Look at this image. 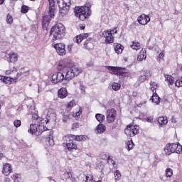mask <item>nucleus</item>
<instances>
[{"mask_svg":"<svg viewBox=\"0 0 182 182\" xmlns=\"http://www.w3.org/2000/svg\"><path fill=\"white\" fill-rule=\"evenodd\" d=\"M28 133L31 134H43L44 139L46 143H48L49 146H54L55 141L53 140V131L46 129L45 131L39 130V125L38 124H31Z\"/></svg>","mask_w":182,"mask_h":182,"instance_id":"1","label":"nucleus"},{"mask_svg":"<svg viewBox=\"0 0 182 182\" xmlns=\"http://www.w3.org/2000/svg\"><path fill=\"white\" fill-rule=\"evenodd\" d=\"M56 14V5L55 0H48V15L44 16L42 18V28L43 29L48 30L49 23H50V18H55Z\"/></svg>","mask_w":182,"mask_h":182,"instance_id":"2","label":"nucleus"},{"mask_svg":"<svg viewBox=\"0 0 182 182\" xmlns=\"http://www.w3.org/2000/svg\"><path fill=\"white\" fill-rule=\"evenodd\" d=\"M60 72H63L65 80H72L75 76H78L80 73H82V70L77 67L73 66L68 68L67 66H61L59 68Z\"/></svg>","mask_w":182,"mask_h":182,"instance_id":"3","label":"nucleus"},{"mask_svg":"<svg viewBox=\"0 0 182 182\" xmlns=\"http://www.w3.org/2000/svg\"><path fill=\"white\" fill-rule=\"evenodd\" d=\"M90 8L87 6H76L75 15L80 21H86L90 16Z\"/></svg>","mask_w":182,"mask_h":182,"instance_id":"4","label":"nucleus"},{"mask_svg":"<svg viewBox=\"0 0 182 182\" xmlns=\"http://www.w3.org/2000/svg\"><path fill=\"white\" fill-rule=\"evenodd\" d=\"M65 26L62 23H57L53 26L50 29V35L53 36L52 42H55V41H58V39H60L62 38V35L65 33Z\"/></svg>","mask_w":182,"mask_h":182,"instance_id":"5","label":"nucleus"},{"mask_svg":"<svg viewBox=\"0 0 182 182\" xmlns=\"http://www.w3.org/2000/svg\"><path fill=\"white\" fill-rule=\"evenodd\" d=\"M164 152L167 156H170V154L173 153H176L177 154H181L182 146L179 143L167 144L164 148Z\"/></svg>","mask_w":182,"mask_h":182,"instance_id":"6","label":"nucleus"},{"mask_svg":"<svg viewBox=\"0 0 182 182\" xmlns=\"http://www.w3.org/2000/svg\"><path fill=\"white\" fill-rule=\"evenodd\" d=\"M31 120L34 124H38L39 125V130L41 132H45V130H48V128L45 124H48V122H46V119H44L43 118L39 117V115L36 113L32 114V118Z\"/></svg>","mask_w":182,"mask_h":182,"instance_id":"7","label":"nucleus"},{"mask_svg":"<svg viewBox=\"0 0 182 182\" xmlns=\"http://www.w3.org/2000/svg\"><path fill=\"white\" fill-rule=\"evenodd\" d=\"M107 69L109 70L110 73L116 75V76H124V77L130 76V73L124 68L107 66Z\"/></svg>","mask_w":182,"mask_h":182,"instance_id":"8","label":"nucleus"},{"mask_svg":"<svg viewBox=\"0 0 182 182\" xmlns=\"http://www.w3.org/2000/svg\"><path fill=\"white\" fill-rule=\"evenodd\" d=\"M117 33V28H113L102 32V37L105 38V43L110 44L114 42V35Z\"/></svg>","mask_w":182,"mask_h":182,"instance_id":"9","label":"nucleus"},{"mask_svg":"<svg viewBox=\"0 0 182 182\" xmlns=\"http://www.w3.org/2000/svg\"><path fill=\"white\" fill-rule=\"evenodd\" d=\"M140 130V127L137 125H133V124H130L127 126L124 129V133L127 136L129 137H134L136 134H139V132Z\"/></svg>","mask_w":182,"mask_h":182,"instance_id":"10","label":"nucleus"},{"mask_svg":"<svg viewBox=\"0 0 182 182\" xmlns=\"http://www.w3.org/2000/svg\"><path fill=\"white\" fill-rule=\"evenodd\" d=\"M116 117H117V112L114 108H110L107 110L106 119L107 123H114Z\"/></svg>","mask_w":182,"mask_h":182,"instance_id":"11","label":"nucleus"},{"mask_svg":"<svg viewBox=\"0 0 182 182\" xmlns=\"http://www.w3.org/2000/svg\"><path fill=\"white\" fill-rule=\"evenodd\" d=\"M53 48L55 49L57 53H58L60 56H65V55H66V48L63 43H53Z\"/></svg>","mask_w":182,"mask_h":182,"instance_id":"12","label":"nucleus"},{"mask_svg":"<svg viewBox=\"0 0 182 182\" xmlns=\"http://www.w3.org/2000/svg\"><path fill=\"white\" fill-rule=\"evenodd\" d=\"M64 80H65V75L62 71H60L59 73H57L53 75L51 77V80L53 83H59L60 82H63Z\"/></svg>","mask_w":182,"mask_h":182,"instance_id":"13","label":"nucleus"},{"mask_svg":"<svg viewBox=\"0 0 182 182\" xmlns=\"http://www.w3.org/2000/svg\"><path fill=\"white\" fill-rule=\"evenodd\" d=\"M68 141H67L66 146L69 151H75L77 150V144L75 142V140L70 139V135L68 136Z\"/></svg>","mask_w":182,"mask_h":182,"instance_id":"14","label":"nucleus"},{"mask_svg":"<svg viewBox=\"0 0 182 182\" xmlns=\"http://www.w3.org/2000/svg\"><path fill=\"white\" fill-rule=\"evenodd\" d=\"M149 21L150 17L144 14H141L137 18V22L139 25H147Z\"/></svg>","mask_w":182,"mask_h":182,"instance_id":"15","label":"nucleus"},{"mask_svg":"<svg viewBox=\"0 0 182 182\" xmlns=\"http://www.w3.org/2000/svg\"><path fill=\"white\" fill-rule=\"evenodd\" d=\"M0 80L6 85H11V83H16V78L0 75Z\"/></svg>","mask_w":182,"mask_h":182,"instance_id":"16","label":"nucleus"},{"mask_svg":"<svg viewBox=\"0 0 182 182\" xmlns=\"http://www.w3.org/2000/svg\"><path fill=\"white\" fill-rule=\"evenodd\" d=\"M70 139L75 141H86L87 140V136L86 135H73L70 134Z\"/></svg>","mask_w":182,"mask_h":182,"instance_id":"17","label":"nucleus"},{"mask_svg":"<svg viewBox=\"0 0 182 182\" xmlns=\"http://www.w3.org/2000/svg\"><path fill=\"white\" fill-rule=\"evenodd\" d=\"M87 38H89V33H81L75 38V42L79 44L81 43L82 41H85V39H87Z\"/></svg>","mask_w":182,"mask_h":182,"instance_id":"18","label":"nucleus"},{"mask_svg":"<svg viewBox=\"0 0 182 182\" xmlns=\"http://www.w3.org/2000/svg\"><path fill=\"white\" fill-rule=\"evenodd\" d=\"M12 173V166L9 164H6L3 166L2 173L4 176H9Z\"/></svg>","mask_w":182,"mask_h":182,"instance_id":"19","label":"nucleus"},{"mask_svg":"<svg viewBox=\"0 0 182 182\" xmlns=\"http://www.w3.org/2000/svg\"><path fill=\"white\" fill-rule=\"evenodd\" d=\"M146 58H147V53L146 49L142 48L137 56V60L138 62H142L143 60H145Z\"/></svg>","mask_w":182,"mask_h":182,"instance_id":"20","label":"nucleus"},{"mask_svg":"<svg viewBox=\"0 0 182 182\" xmlns=\"http://www.w3.org/2000/svg\"><path fill=\"white\" fill-rule=\"evenodd\" d=\"M58 4L60 8V14L61 15V16H65V15H68L69 12V6H66L65 4V6H63L62 7L60 6V4L59 3V1H58Z\"/></svg>","mask_w":182,"mask_h":182,"instance_id":"21","label":"nucleus"},{"mask_svg":"<svg viewBox=\"0 0 182 182\" xmlns=\"http://www.w3.org/2000/svg\"><path fill=\"white\" fill-rule=\"evenodd\" d=\"M58 97L60 99H65L68 97V90L66 87H61L60 90H58Z\"/></svg>","mask_w":182,"mask_h":182,"instance_id":"22","label":"nucleus"},{"mask_svg":"<svg viewBox=\"0 0 182 182\" xmlns=\"http://www.w3.org/2000/svg\"><path fill=\"white\" fill-rule=\"evenodd\" d=\"M151 100L152 103H155V105H160V100H161V99L160 98L159 95H157V92L155 91V92H153V95L151 97Z\"/></svg>","mask_w":182,"mask_h":182,"instance_id":"23","label":"nucleus"},{"mask_svg":"<svg viewBox=\"0 0 182 182\" xmlns=\"http://www.w3.org/2000/svg\"><path fill=\"white\" fill-rule=\"evenodd\" d=\"M9 62L11 63H14V62L18 61V53L11 52L9 53Z\"/></svg>","mask_w":182,"mask_h":182,"instance_id":"24","label":"nucleus"},{"mask_svg":"<svg viewBox=\"0 0 182 182\" xmlns=\"http://www.w3.org/2000/svg\"><path fill=\"white\" fill-rule=\"evenodd\" d=\"M164 77H165V82H167L168 85H170V86L174 85V77L168 74H164Z\"/></svg>","mask_w":182,"mask_h":182,"instance_id":"25","label":"nucleus"},{"mask_svg":"<svg viewBox=\"0 0 182 182\" xmlns=\"http://www.w3.org/2000/svg\"><path fill=\"white\" fill-rule=\"evenodd\" d=\"M159 126H166L167 123H168V120L167 119L166 116L159 117L157 119Z\"/></svg>","mask_w":182,"mask_h":182,"instance_id":"26","label":"nucleus"},{"mask_svg":"<svg viewBox=\"0 0 182 182\" xmlns=\"http://www.w3.org/2000/svg\"><path fill=\"white\" fill-rule=\"evenodd\" d=\"M114 51L117 53V55H120L123 53V49H124V47L120 44V43H117L114 45Z\"/></svg>","mask_w":182,"mask_h":182,"instance_id":"27","label":"nucleus"},{"mask_svg":"<svg viewBox=\"0 0 182 182\" xmlns=\"http://www.w3.org/2000/svg\"><path fill=\"white\" fill-rule=\"evenodd\" d=\"M150 73L146 72L143 75H140L138 78V82L139 83H143L144 82H146V80H149V75Z\"/></svg>","mask_w":182,"mask_h":182,"instance_id":"28","label":"nucleus"},{"mask_svg":"<svg viewBox=\"0 0 182 182\" xmlns=\"http://www.w3.org/2000/svg\"><path fill=\"white\" fill-rule=\"evenodd\" d=\"M96 130L100 134H102V133L106 132V126L100 123L97 126Z\"/></svg>","mask_w":182,"mask_h":182,"instance_id":"29","label":"nucleus"},{"mask_svg":"<svg viewBox=\"0 0 182 182\" xmlns=\"http://www.w3.org/2000/svg\"><path fill=\"white\" fill-rule=\"evenodd\" d=\"M92 38H88L85 44H84V46L85 48V49H87L88 50H90V49H92V48H93V43H92Z\"/></svg>","mask_w":182,"mask_h":182,"instance_id":"30","label":"nucleus"},{"mask_svg":"<svg viewBox=\"0 0 182 182\" xmlns=\"http://www.w3.org/2000/svg\"><path fill=\"white\" fill-rule=\"evenodd\" d=\"M11 178L14 180V182H21L22 178L21 177V174L14 173Z\"/></svg>","mask_w":182,"mask_h":182,"instance_id":"31","label":"nucleus"},{"mask_svg":"<svg viewBox=\"0 0 182 182\" xmlns=\"http://www.w3.org/2000/svg\"><path fill=\"white\" fill-rule=\"evenodd\" d=\"M130 48L134 50H139L141 48L140 43L137 41H132V44L130 46Z\"/></svg>","mask_w":182,"mask_h":182,"instance_id":"32","label":"nucleus"},{"mask_svg":"<svg viewBox=\"0 0 182 182\" xmlns=\"http://www.w3.org/2000/svg\"><path fill=\"white\" fill-rule=\"evenodd\" d=\"M150 86H151V90L153 92V93H156V90H157V87H159V85H157V83H156L154 81H151Z\"/></svg>","mask_w":182,"mask_h":182,"instance_id":"33","label":"nucleus"},{"mask_svg":"<svg viewBox=\"0 0 182 182\" xmlns=\"http://www.w3.org/2000/svg\"><path fill=\"white\" fill-rule=\"evenodd\" d=\"M75 106H76V102L75 101V100H72L70 102H69L65 105L66 109H70L73 107H75Z\"/></svg>","mask_w":182,"mask_h":182,"instance_id":"34","label":"nucleus"},{"mask_svg":"<svg viewBox=\"0 0 182 182\" xmlns=\"http://www.w3.org/2000/svg\"><path fill=\"white\" fill-rule=\"evenodd\" d=\"M95 117L97 122L101 124L103 123V122L105 121V115L102 114H96Z\"/></svg>","mask_w":182,"mask_h":182,"instance_id":"35","label":"nucleus"},{"mask_svg":"<svg viewBox=\"0 0 182 182\" xmlns=\"http://www.w3.org/2000/svg\"><path fill=\"white\" fill-rule=\"evenodd\" d=\"M165 53H166V52L164 50H162L159 54V56L156 57V60H158V62H161L162 60H164Z\"/></svg>","mask_w":182,"mask_h":182,"instance_id":"36","label":"nucleus"},{"mask_svg":"<svg viewBox=\"0 0 182 182\" xmlns=\"http://www.w3.org/2000/svg\"><path fill=\"white\" fill-rule=\"evenodd\" d=\"M126 144H127V150H128V151H130V150L133 149V146H134V144L133 143V139L128 141Z\"/></svg>","mask_w":182,"mask_h":182,"instance_id":"37","label":"nucleus"},{"mask_svg":"<svg viewBox=\"0 0 182 182\" xmlns=\"http://www.w3.org/2000/svg\"><path fill=\"white\" fill-rule=\"evenodd\" d=\"M120 87H122V85H120V83H117V82L112 83V90H114V92H117V90H120Z\"/></svg>","mask_w":182,"mask_h":182,"instance_id":"38","label":"nucleus"},{"mask_svg":"<svg viewBox=\"0 0 182 182\" xmlns=\"http://www.w3.org/2000/svg\"><path fill=\"white\" fill-rule=\"evenodd\" d=\"M82 112H83V109H82V107H80L77 112H73V117H74L75 119L79 117V116L82 114Z\"/></svg>","mask_w":182,"mask_h":182,"instance_id":"39","label":"nucleus"},{"mask_svg":"<svg viewBox=\"0 0 182 182\" xmlns=\"http://www.w3.org/2000/svg\"><path fill=\"white\" fill-rule=\"evenodd\" d=\"M114 180H120V178H122V173L119 170H116L114 172Z\"/></svg>","mask_w":182,"mask_h":182,"instance_id":"40","label":"nucleus"},{"mask_svg":"<svg viewBox=\"0 0 182 182\" xmlns=\"http://www.w3.org/2000/svg\"><path fill=\"white\" fill-rule=\"evenodd\" d=\"M21 14H28V12H29V6L26 5L21 6Z\"/></svg>","mask_w":182,"mask_h":182,"instance_id":"41","label":"nucleus"},{"mask_svg":"<svg viewBox=\"0 0 182 182\" xmlns=\"http://www.w3.org/2000/svg\"><path fill=\"white\" fill-rule=\"evenodd\" d=\"M79 127H80V124H79V122H75L72 124L71 129L73 132H76Z\"/></svg>","mask_w":182,"mask_h":182,"instance_id":"42","label":"nucleus"},{"mask_svg":"<svg viewBox=\"0 0 182 182\" xmlns=\"http://www.w3.org/2000/svg\"><path fill=\"white\" fill-rule=\"evenodd\" d=\"M166 177H171L173 176V169L168 168L166 169Z\"/></svg>","mask_w":182,"mask_h":182,"instance_id":"43","label":"nucleus"},{"mask_svg":"<svg viewBox=\"0 0 182 182\" xmlns=\"http://www.w3.org/2000/svg\"><path fill=\"white\" fill-rule=\"evenodd\" d=\"M6 22H7V23H9L10 25H11V23H13V22H14V18H12V16H11V14H7Z\"/></svg>","mask_w":182,"mask_h":182,"instance_id":"44","label":"nucleus"},{"mask_svg":"<svg viewBox=\"0 0 182 182\" xmlns=\"http://www.w3.org/2000/svg\"><path fill=\"white\" fill-rule=\"evenodd\" d=\"M102 160H113V159L112 158V156H110V155H109V154H102Z\"/></svg>","mask_w":182,"mask_h":182,"instance_id":"45","label":"nucleus"},{"mask_svg":"<svg viewBox=\"0 0 182 182\" xmlns=\"http://www.w3.org/2000/svg\"><path fill=\"white\" fill-rule=\"evenodd\" d=\"M21 124H22V122H21V120H19V119L14 120V127H16V128L21 127Z\"/></svg>","mask_w":182,"mask_h":182,"instance_id":"46","label":"nucleus"},{"mask_svg":"<svg viewBox=\"0 0 182 182\" xmlns=\"http://www.w3.org/2000/svg\"><path fill=\"white\" fill-rule=\"evenodd\" d=\"M64 180H68V178H70L72 177V172H65L63 174Z\"/></svg>","mask_w":182,"mask_h":182,"instance_id":"47","label":"nucleus"},{"mask_svg":"<svg viewBox=\"0 0 182 182\" xmlns=\"http://www.w3.org/2000/svg\"><path fill=\"white\" fill-rule=\"evenodd\" d=\"M175 86H176V87H182V80H177L175 82Z\"/></svg>","mask_w":182,"mask_h":182,"instance_id":"48","label":"nucleus"},{"mask_svg":"<svg viewBox=\"0 0 182 182\" xmlns=\"http://www.w3.org/2000/svg\"><path fill=\"white\" fill-rule=\"evenodd\" d=\"M70 117V115L69 114H64L63 116V121L64 122V123H66V122H68V120H69Z\"/></svg>","mask_w":182,"mask_h":182,"instance_id":"49","label":"nucleus"},{"mask_svg":"<svg viewBox=\"0 0 182 182\" xmlns=\"http://www.w3.org/2000/svg\"><path fill=\"white\" fill-rule=\"evenodd\" d=\"M14 72H16V70H7L5 72V75H12V73H14Z\"/></svg>","mask_w":182,"mask_h":182,"instance_id":"50","label":"nucleus"},{"mask_svg":"<svg viewBox=\"0 0 182 182\" xmlns=\"http://www.w3.org/2000/svg\"><path fill=\"white\" fill-rule=\"evenodd\" d=\"M23 73H17L16 77H14V79H16V82H18V79L22 76Z\"/></svg>","mask_w":182,"mask_h":182,"instance_id":"51","label":"nucleus"},{"mask_svg":"<svg viewBox=\"0 0 182 182\" xmlns=\"http://www.w3.org/2000/svg\"><path fill=\"white\" fill-rule=\"evenodd\" d=\"M146 122H148V123H153V117H146Z\"/></svg>","mask_w":182,"mask_h":182,"instance_id":"52","label":"nucleus"},{"mask_svg":"<svg viewBox=\"0 0 182 182\" xmlns=\"http://www.w3.org/2000/svg\"><path fill=\"white\" fill-rule=\"evenodd\" d=\"M73 48V45H68V52H72V48Z\"/></svg>","mask_w":182,"mask_h":182,"instance_id":"53","label":"nucleus"},{"mask_svg":"<svg viewBox=\"0 0 182 182\" xmlns=\"http://www.w3.org/2000/svg\"><path fill=\"white\" fill-rule=\"evenodd\" d=\"M112 164L114 168H117V166H116V161H114V160L112 161Z\"/></svg>","mask_w":182,"mask_h":182,"instance_id":"54","label":"nucleus"},{"mask_svg":"<svg viewBox=\"0 0 182 182\" xmlns=\"http://www.w3.org/2000/svg\"><path fill=\"white\" fill-rule=\"evenodd\" d=\"M171 120V123H177V119H176L174 117H172Z\"/></svg>","mask_w":182,"mask_h":182,"instance_id":"55","label":"nucleus"},{"mask_svg":"<svg viewBox=\"0 0 182 182\" xmlns=\"http://www.w3.org/2000/svg\"><path fill=\"white\" fill-rule=\"evenodd\" d=\"M101 167L102 168H103V167H105V165L102 164H100L97 166V168H99V167Z\"/></svg>","mask_w":182,"mask_h":182,"instance_id":"56","label":"nucleus"},{"mask_svg":"<svg viewBox=\"0 0 182 182\" xmlns=\"http://www.w3.org/2000/svg\"><path fill=\"white\" fill-rule=\"evenodd\" d=\"M85 28H86V26H83V25H82V26H80V29L81 30V31H83V29H85Z\"/></svg>","mask_w":182,"mask_h":182,"instance_id":"57","label":"nucleus"},{"mask_svg":"<svg viewBox=\"0 0 182 182\" xmlns=\"http://www.w3.org/2000/svg\"><path fill=\"white\" fill-rule=\"evenodd\" d=\"M4 159V154L0 153V160H2Z\"/></svg>","mask_w":182,"mask_h":182,"instance_id":"58","label":"nucleus"},{"mask_svg":"<svg viewBox=\"0 0 182 182\" xmlns=\"http://www.w3.org/2000/svg\"><path fill=\"white\" fill-rule=\"evenodd\" d=\"M5 2V0H0V5H2Z\"/></svg>","mask_w":182,"mask_h":182,"instance_id":"59","label":"nucleus"},{"mask_svg":"<svg viewBox=\"0 0 182 182\" xmlns=\"http://www.w3.org/2000/svg\"><path fill=\"white\" fill-rule=\"evenodd\" d=\"M181 72H182V67L180 68Z\"/></svg>","mask_w":182,"mask_h":182,"instance_id":"60","label":"nucleus"},{"mask_svg":"<svg viewBox=\"0 0 182 182\" xmlns=\"http://www.w3.org/2000/svg\"><path fill=\"white\" fill-rule=\"evenodd\" d=\"M1 104H0V110H1Z\"/></svg>","mask_w":182,"mask_h":182,"instance_id":"61","label":"nucleus"},{"mask_svg":"<svg viewBox=\"0 0 182 182\" xmlns=\"http://www.w3.org/2000/svg\"><path fill=\"white\" fill-rule=\"evenodd\" d=\"M138 107H140V105H138Z\"/></svg>","mask_w":182,"mask_h":182,"instance_id":"62","label":"nucleus"},{"mask_svg":"<svg viewBox=\"0 0 182 182\" xmlns=\"http://www.w3.org/2000/svg\"><path fill=\"white\" fill-rule=\"evenodd\" d=\"M31 1H34V0H31Z\"/></svg>","mask_w":182,"mask_h":182,"instance_id":"63","label":"nucleus"}]
</instances>
